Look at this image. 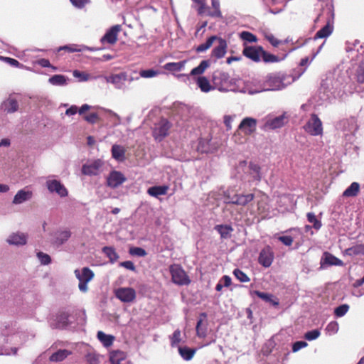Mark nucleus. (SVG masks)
Returning <instances> with one entry per match:
<instances>
[{"label":"nucleus","mask_w":364,"mask_h":364,"mask_svg":"<svg viewBox=\"0 0 364 364\" xmlns=\"http://www.w3.org/2000/svg\"><path fill=\"white\" fill-rule=\"evenodd\" d=\"M171 128L170 122L164 118L154 124L152 129V136L158 141H162L168 134Z\"/></svg>","instance_id":"1"},{"label":"nucleus","mask_w":364,"mask_h":364,"mask_svg":"<svg viewBox=\"0 0 364 364\" xmlns=\"http://www.w3.org/2000/svg\"><path fill=\"white\" fill-rule=\"evenodd\" d=\"M75 274L80 281L78 288L82 292L87 291V283L94 277L93 272L88 267H83L81 271L75 270Z\"/></svg>","instance_id":"2"},{"label":"nucleus","mask_w":364,"mask_h":364,"mask_svg":"<svg viewBox=\"0 0 364 364\" xmlns=\"http://www.w3.org/2000/svg\"><path fill=\"white\" fill-rule=\"evenodd\" d=\"M304 129L306 132L312 136H318L322 134V122L316 114H312L311 115L310 119L304 126Z\"/></svg>","instance_id":"3"},{"label":"nucleus","mask_w":364,"mask_h":364,"mask_svg":"<svg viewBox=\"0 0 364 364\" xmlns=\"http://www.w3.org/2000/svg\"><path fill=\"white\" fill-rule=\"evenodd\" d=\"M115 296L121 301L131 303L136 299V291L131 287H120L114 291Z\"/></svg>","instance_id":"4"},{"label":"nucleus","mask_w":364,"mask_h":364,"mask_svg":"<svg viewBox=\"0 0 364 364\" xmlns=\"http://www.w3.org/2000/svg\"><path fill=\"white\" fill-rule=\"evenodd\" d=\"M127 178L120 171H112L106 178V185L112 188H117L126 181Z\"/></svg>","instance_id":"5"},{"label":"nucleus","mask_w":364,"mask_h":364,"mask_svg":"<svg viewBox=\"0 0 364 364\" xmlns=\"http://www.w3.org/2000/svg\"><path fill=\"white\" fill-rule=\"evenodd\" d=\"M46 185L50 193H55L60 197H65L68 194V190L60 181L48 178Z\"/></svg>","instance_id":"6"},{"label":"nucleus","mask_w":364,"mask_h":364,"mask_svg":"<svg viewBox=\"0 0 364 364\" xmlns=\"http://www.w3.org/2000/svg\"><path fill=\"white\" fill-rule=\"evenodd\" d=\"M102 161H88L82 168V172L87 176L98 175L102 171Z\"/></svg>","instance_id":"7"},{"label":"nucleus","mask_w":364,"mask_h":364,"mask_svg":"<svg viewBox=\"0 0 364 364\" xmlns=\"http://www.w3.org/2000/svg\"><path fill=\"white\" fill-rule=\"evenodd\" d=\"M274 255L272 248L267 246L263 248L259 255L258 262L264 267H269L274 260Z\"/></svg>","instance_id":"8"},{"label":"nucleus","mask_w":364,"mask_h":364,"mask_svg":"<svg viewBox=\"0 0 364 364\" xmlns=\"http://www.w3.org/2000/svg\"><path fill=\"white\" fill-rule=\"evenodd\" d=\"M262 51L263 48L261 46H245L242 54L252 61L258 63L260 61Z\"/></svg>","instance_id":"9"},{"label":"nucleus","mask_w":364,"mask_h":364,"mask_svg":"<svg viewBox=\"0 0 364 364\" xmlns=\"http://www.w3.org/2000/svg\"><path fill=\"white\" fill-rule=\"evenodd\" d=\"M257 124V119L252 117H245L241 121L238 129L241 130L245 135L249 136L256 131Z\"/></svg>","instance_id":"10"},{"label":"nucleus","mask_w":364,"mask_h":364,"mask_svg":"<svg viewBox=\"0 0 364 364\" xmlns=\"http://www.w3.org/2000/svg\"><path fill=\"white\" fill-rule=\"evenodd\" d=\"M71 235L70 230L60 229L53 233L52 243L57 247H60L69 240Z\"/></svg>","instance_id":"11"},{"label":"nucleus","mask_w":364,"mask_h":364,"mask_svg":"<svg viewBox=\"0 0 364 364\" xmlns=\"http://www.w3.org/2000/svg\"><path fill=\"white\" fill-rule=\"evenodd\" d=\"M196 334L199 338H205L207 335V314H200L196 324Z\"/></svg>","instance_id":"12"},{"label":"nucleus","mask_w":364,"mask_h":364,"mask_svg":"<svg viewBox=\"0 0 364 364\" xmlns=\"http://www.w3.org/2000/svg\"><path fill=\"white\" fill-rule=\"evenodd\" d=\"M120 31V26L115 25L108 30L104 36L101 38L102 43H108L113 45L117 41V35Z\"/></svg>","instance_id":"13"},{"label":"nucleus","mask_w":364,"mask_h":364,"mask_svg":"<svg viewBox=\"0 0 364 364\" xmlns=\"http://www.w3.org/2000/svg\"><path fill=\"white\" fill-rule=\"evenodd\" d=\"M6 242L11 245L22 246L27 242V235L23 232H14L8 237Z\"/></svg>","instance_id":"14"},{"label":"nucleus","mask_w":364,"mask_h":364,"mask_svg":"<svg viewBox=\"0 0 364 364\" xmlns=\"http://www.w3.org/2000/svg\"><path fill=\"white\" fill-rule=\"evenodd\" d=\"M343 264V262L340 259L337 258L332 254L325 252L321 259V266L323 267V265H328V266H342Z\"/></svg>","instance_id":"15"},{"label":"nucleus","mask_w":364,"mask_h":364,"mask_svg":"<svg viewBox=\"0 0 364 364\" xmlns=\"http://www.w3.org/2000/svg\"><path fill=\"white\" fill-rule=\"evenodd\" d=\"M127 80V74L125 72H122L117 74L111 75L107 81L114 85L117 88H122L124 82Z\"/></svg>","instance_id":"16"},{"label":"nucleus","mask_w":364,"mask_h":364,"mask_svg":"<svg viewBox=\"0 0 364 364\" xmlns=\"http://www.w3.org/2000/svg\"><path fill=\"white\" fill-rule=\"evenodd\" d=\"M213 83L215 86L220 91L227 90L228 84V77L226 73H220L218 75L213 76Z\"/></svg>","instance_id":"17"},{"label":"nucleus","mask_w":364,"mask_h":364,"mask_svg":"<svg viewBox=\"0 0 364 364\" xmlns=\"http://www.w3.org/2000/svg\"><path fill=\"white\" fill-rule=\"evenodd\" d=\"M282 80L279 77L270 74L267 76L264 85L268 90H279L282 87Z\"/></svg>","instance_id":"18"},{"label":"nucleus","mask_w":364,"mask_h":364,"mask_svg":"<svg viewBox=\"0 0 364 364\" xmlns=\"http://www.w3.org/2000/svg\"><path fill=\"white\" fill-rule=\"evenodd\" d=\"M1 109L7 113H14L18 109V103L16 99L9 97L3 102Z\"/></svg>","instance_id":"19"},{"label":"nucleus","mask_w":364,"mask_h":364,"mask_svg":"<svg viewBox=\"0 0 364 364\" xmlns=\"http://www.w3.org/2000/svg\"><path fill=\"white\" fill-rule=\"evenodd\" d=\"M33 196V193L31 191H26L21 189L17 192L13 199L14 204H21L23 202L29 200Z\"/></svg>","instance_id":"20"},{"label":"nucleus","mask_w":364,"mask_h":364,"mask_svg":"<svg viewBox=\"0 0 364 364\" xmlns=\"http://www.w3.org/2000/svg\"><path fill=\"white\" fill-rule=\"evenodd\" d=\"M287 122L285 114L276 117L272 119H269L266 123V127L274 129L283 127Z\"/></svg>","instance_id":"21"},{"label":"nucleus","mask_w":364,"mask_h":364,"mask_svg":"<svg viewBox=\"0 0 364 364\" xmlns=\"http://www.w3.org/2000/svg\"><path fill=\"white\" fill-rule=\"evenodd\" d=\"M69 314L67 312H60L56 316V322L50 323V326L53 328H60L66 326L68 324Z\"/></svg>","instance_id":"22"},{"label":"nucleus","mask_w":364,"mask_h":364,"mask_svg":"<svg viewBox=\"0 0 364 364\" xmlns=\"http://www.w3.org/2000/svg\"><path fill=\"white\" fill-rule=\"evenodd\" d=\"M219 44L212 50V55L216 58H223L226 53L227 43L225 40L218 38Z\"/></svg>","instance_id":"23"},{"label":"nucleus","mask_w":364,"mask_h":364,"mask_svg":"<svg viewBox=\"0 0 364 364\" xmlns=\"http://www.w3.org/2000/svg\"><path fill=\"white\" fill-rule=\"evenodd\" d=\"M214 229L220 234L222 239L231 237L233 228L230 225H217Z\"/></svg>","instance_id":"24"},{"label":"nucleus","mask_w":364,"mask_h":364,"mask_svg":"<svg viewBox=\"0 0 364 364\" xmlns=\"http://www.w3.org/2000/svg\"><path fill=\"white\" fill-rule=\"evenodd\" d=\"M211 5L213 10L210 11V8L208 7V9H206V11L205 14H206L207 16L214 18H222V12L220 11V4L219 0H211Z\"/></svg>","instance_id":"25"},{"label":"nucleus","mask_w":364,"mask_h":364,"mask_svg":"<svg viewBox=\"0 0 364 364\" xmlns=\"http://www.w3.org/2000/svg\"><path fill=\"white\" fill-rule=\"evenodd\" d=\"M172 281L178 285L182 284V269L178 264H173L170 267Z\"/></svg>","instance_id":"26"},{"label":"nucleus","mask_w":364,"mask_h":364,"mask_svg":"<svg viewBox=\"0 0 364 364\" xmlns=\"http://www.w3.org/2000/svg\"><path fill=\"white\" fill-rule=\"evenodd\" d=\"M333 31V26L329 21L315 34L314 39L325 38L329 36Z\"/></svg>","instance_id":"27"},{"label":"nucleus","mask_w":364,"mask_h":364,"mask_svg":"<svg viewBox=\"0 0 364 364\" xmlns=\"http://www.w3.org/2000/svg\"><path fill=\"white\" fill-rule=\"evenodd\" d=\"M196 84L200 90L203 92H208L214 89L206 77L200 76L196 80Z\"/></svg>","instance_id":"28"},{"label":"nucleus","mask_w":364,"mask_h":364,"mask_svg":"<svg viewBox=\"0 0 364 364\" xmlns=\"http://www.w3.org/2000/svg\"><path fill=\"white\" fill-rule=\"evenodd\" d=\"M167 190L168 187L166 186H156L149 188L147 193L151 196L158 198L160 196L166 195Z\"/></svg>","instance_id":"29"},{"label":"nucleus","mask_w":364,"mask_h":364,"mask_svg":"<svg viewBox=\"0 0 364 364\" xmlns=\"http://www.w3.org/2000/svg\"><path fill=\"white\" fill-rule=\"evenodd\" d=\"M70 354L71 351L68 350H58L50 356L49 360L51 362H60L65 359Z\"/></svg>","instance_id":"30"},{"label":"nucleus","mask_w":364,"mask_h":364,"mask_svg":"<svg viewBox=\"0 0 364 364\" xmlns=\"http://www.w3.org/2000/svg\"><path fill=\"white\" fill-rule=\"evenodd\" d=\"M197 150L201 153H208L212 151L210 138L209 136L205 138L200 139Z\"/></svg>","instance_id":"31"},{"label":"nucleus","mask_w":364,"mask_h":364,"mask_svg":"<svg viewBox=\"0 0 364 364\" xmlns=\"http://www.w3.org/2000/svg\"><path fill=\"white\" fill-rule=\"evenodd\" d=\"M109 360L111 364H127L128 361L122 351H117L111 353Z\"/></svg>","instance_id":"32"},{"label":"nucleus","mask_w":364,"mask_h":364,"mask_svg":"<svg viewBox=\"0 0 364 364\" xmlns=\"http://www.w3.org/2000/svg\"><path fill=\"white\" fill-rule=\"evenodd\" d=\"M360 191V184L357 182H353L343 193L344 197H355Z\"/></svg>","instance_id":"33"},{"label":"nucleus","mask_w":364,"mask_h":364,"mask_svg":"<svg viewBox=\"0 0 364 364\" xmlns=\"http://www.w3.org/2000/svg\"><path fill=\"white\" fill-rule=\"evenodd\" d=\"M255 195L252 193L239 194L237 200L234 202V205L245 206L250 202L253 200Z\"/></svg>","instance_id":"34"},{"label":"nucleus","mask_w":364,"mask_h":364,"mask_svg":"<svg viewBox=\"0 0 364 364\" xmlns=\"http://www.w3.org/2000/svg\"><path fill=\"white\" fill-rule=\"evenodd\" d=\"M102 252L109 259L111 263H114L119 259V255L112 247H104Z\"/></svg>","instance_id":"35"},{"label":"nucleus","mask_w":364,"mask_h":364,"mask_svg":"<svg viewBox=\"0 0 364 364\" xmlns=\"http://www.w3.org/2000/svg\"><path fill=\"white\" fill-rule=\"evenodd\" d=\"M97 338L103 343L106 347H108L112 344L114 337L110 335H107L102 331L97 332Z\"/></svg>","instance_id":"36"},{"label":"nucleus","mask_w":364,"mask_h":364,"mask_svg":"<svg viewBox=\"0 0 364 364\" xmlns=\"http://www.w3.org/2000/svg\"><path fill=\"white\" fill-rule=\"evenodd\" d=\"M126 149L124 146L114 144L112 147V157L115 159H119L121 157L124 156Z\"/></svg>","instance_id":"37"},{"label":"nucleus","mask_w":364,"mask_h":364,"mask_svg":"<svg viewBox=\"0 0 364 364\" xmlns=\"http://www.w3.org/2000/svg\"><path fill=\"white\" fill-rule=\"evenodd\" d=\"M242 133V132L237 128V129L235 131V132L232 135V139L233 140V141L235 144H243L247 141V135H245V134L243 135Z\"/></svg>","instance_id":"38"},{"label":"nucleus","mask_w":364,"mask_h":364,"mask_svg":"<svg viewBox=\"0 0 364 364\" xmlns=\"http://www.w3.org/2000/svg\"><path fill=\"white\" fill-rule=\"evenodd\" d=\"M49 82L53 85H64L66 84V77L63 75H55L49 78Z\"/></svg>","instance_id":"39"},{"label":"nucleus","mask_w":364,"mask_h":364,"mask_svg":"<svg viewBox=\"0 0 364 364\" xmlns=\"http://www.w3.org/2000/svg\"><path fill=\"white\" fill-rule=\"evenodd\" d=\"M217 39H218V37L215 36H213L210 37L206 41V42L199 45L197 47L196 51L198 53L205 51L206 50H208V48H210L212 46L213 42Z\"/></svg>","instance_id":"40"},{"label":"nucleus","mask_w":364,"mask_h":364,"mask_svg":"<svg viewBox=\"0 0 364 364\" xmlns=\"http://www.w3.org/2000/svg\"><path fill=\"white\" fill-rule=\"evenodd\" d=\"M208 66V60H202L198 66L194 68L191 70V74L193 75L203 74Z\"/></svg>","instance_id":"41"},{"label":"nucleus","mask_w":364,"mask_h":364,"mask_svg":"<svg viewBox=\"0 0 364 364\" xmlns=\"http://www.w3.org/2000/svg\"><path fill=\"white\" fill-rule=\"evenodd\" d=\"M363 245H358L351 247H349L345 250V254L348 256H356L358 255H363Z\"/></svg>","instance_id":"42"},{"label":"nucleus","mask_w":364,"mask_h":364,"mask_svg":"<svg viewBox=\"0 0 364 364\" xmlns=\"http://www.w3.org/2000/svg\"><path fill=\"white\" fill-rule=\"evenodd\" d=\"M250 169L251 171V174L253 175V177L257 180H260L261 175H260V167L257 164V161H250Z\"/></svg>","instance_id":"43"},{"label":"nucleus","mask_w":364,"mask_h":364,"mask_svg":"<svg viewBox=\"0 0 364 364\" xmlns=\"http://www.w3.org/2000/svg\"><path fill=\"white\" fill-rule=\"evenodd\" d=\"M262 60L264 63H277L280 60L279 58L274 54H271L267 53L263 49V51L262 53Z\"/></svg>","instance_id":"44"},{"label":"nucleus","mask_w":364,"mask_h":364,"mask_svg":"<svg viewBox=\"0 0 364 364\" xmlns=\"http://www.w3.org/2000/svg\"><path fill=\"white\" fill-rule=\"evenodd\" d=\"M197 350V348H189L186 346H183V360L187 361L191 360L193 358Z\"/></svg>","instance_id":"45"},{"label":"nucleus","mask_w":364,"mask_h":364,"mask_svg":"<svg viewBox=\"0 0 364 364\" xmlns=\"http://www.w3.org/2000/svg\"><path fill=\"white\" fill-rule=\"evenodd\" d=\"M164 68L165 70L171 71L174 73L181 70L182 62L180 61L178 63H168L164 65Z\"/></svg>","instance_id":"46"},{"label":"nucleus","mask_w":364,"mask_h":364,"mask_svg":"<svg viewBox=\"0 0 364 364\" xmlns=\"http://www.w3.org/2000/svg\"><path fill=\"white\" fill-rule=\"evenodd\" d=\"M356 80L358 83H364V60H362L355 73Z\"/></svg>","instance_id":"47"},{"label":"nucleus","mask_w":364,"mask_h":364,"mask_svg":"<svg viewBox=\"0 0 364 364\" xmlns=\"http://www.w3.org/2000/svg\"><path fill=\"white\" fill-rule=\"evenodd\" d=\"M307 220L310 223H312L314 228L319 230L321 227V222L318 220L314 213H307Z\"/></svg>","instance_id":"48"},{"label":"nucleus","mask_w":364,"mask_h":364,"mask_svg":"<svg viewBox=\"0 0 364 364\" xmlns=\"http://www.w3.org/2000/svg\"><path fill=\"white\" fill-rule=\"evenodd\" d=\"M349 310V305L344 304H341L334 309V314L336 317L343 316Z\"/></svg>","instance_id":"49"},{"label":"nucleus","mask_w":364,"mask_h":364,"mask_svg":"<svg viewBox=\"0 0 364 364\" xmlns=\"http://www.w3.org/2000/svg\"><path fill=\"white\" fill-rule=\"evenodd\" d=\"M233 274L240 282H248L250 280L249 277L240 269H235Z\"/></svg>","instance_id":"50"},{"label":"nucleus","mask_w":364,"mask_h":364,"mask_svg":"<svg viewBox=\"0 0 364 364\" xmlns=\"http://www.w3.org/2000/svg\"><path fill=\"white\" fill-rule=\"evenodd\" d=\"M240 36L243 41L249 43H255L257 41V36L249 31H242Z\"/></svg>","instance_id":"51"},{"label":"nucleus","mask_w":364,"mask_h":364,"mask_svg":"<svg viewBox=\"0 0 364 364\" xmlns=\"http://www.w3.org/2000/svg\"><path fill=\"white\" fill-rule=\"evenodd\" d=\"M129 253L133 256L144 257L146 255V252L141 247H131L129 250Z\"/></svg>","instance_id":"52"},{"label":"nucleus","mask_w":364,"mask_h":364,"mask_svg":"<svg viewBox=\"0 0 364 364\" xmlns=\"http://www.w3.org/2000/svg\"><path fill=\"white\" fill-rule=\"evenodd\" d=\"M321 334V332L318 329H314L309 331H307L305 335L304 338L308 341H313L319 337Z\"/></svg>","instance_id":"53"},{"label":"nucleus","mask_w":364,"mask_h":364,"mask_svg":"<svg viewBox=\"0 0 364 364\" xmlns=\"http://www.w3.org/2000/svg\"><path fill=\"white\" fill-rule=\"evenodd\" d=\"M338 323L336 321H331L326 326V331L330 335H333L338 332Z\"/></svg>","instance_id":"54"},{"label":"nucleus","mask_w":364,"mask_h":364,"mask_svg":"<svg viewBox=\"0 0 364 364\" xmlns=\"http://www.w3.org/2000/svg\"><path fill=\"white\" fill-rule=\"evenodd\" d=\"M37 257L40 260L41 263L43 265H47L51 262L50 257L48 254H46L44 252H38Z\"/></svg>","instance_id":"55"},{"label":"nucleus","mask_w":364,"mask_h":364,"mask_svg":"<svg viewBox=\"0 0 364 364\" xmlns=\"http://www.w3.org/2000/svg\"><path fill=\"white\" fill-rule=\"evenodd\" d=\"M193 2L196 3L199 6L198 9V13L200 15H203L205 13L206 9L208 7L206 6L205 0H192Z\"/></svg>","instance_id":"56"},{"label":"nucleus","mask_w":364,"mask_h":364,"mask_svg":"<svg viewBox=\"0 0 364 364\" xmlns=\"http://www.w3.org/2000/svg\"><path fill=\"white\" fill-rule=\"evenodd\" d=\"M157 74H158V72L154 70H152V69L142 70L139 73L140 76L144 78L153 77H155L156 75H157Z\"/></svg>","instance_id":"57"},{"label":"nucleus","mask_w":364,"mask_h":364,"mask_svg":"<svg viewBox=\"0 0 364 364\" xmlns=\"http://www.w3.org/2000/svg\"><path fill=\"white\" fill-rule=\"evenodd\" d=\"M85 121L90 124H95L99 120V116L97 113H90L88 115L84 117Z\"/></svg>","instance_id":"58"},{"label":"nucleus","mask_w":364,"mask_h":364,"mask_svg":"<svg viewBox=\"0 0 364 364\" xmlns=\"http://www.w3.org/2000/svg\"><path fill=\"white\" fill-rule=\"evenodd\" d=\"M307 345L308 344L306 341H296L292 344V351L294 353L297 352L300 349L307 346Z\"/></svg>","instance_id":"59"},{"label":"nucleus","mask_w":364,"mask_h":364,"mask_svg":"<svg viewBox=\"0 0 364 364\" xmlns=\"http://www.w3.org/2000/svg\"><path fill=\"white\" fill-rule=\"evenodd\" d=\"M265 38L274 46L277 47L281 43V41L276 38L274 35L269 33L265 35Z\"/></svg>","instance_id":"60"},{"label":"nucleus","mask_w":364,"mask_h":364,"mask_svg":"<svg viewBox=\"0 0 364 364\" xmlns=\"http://www.w3.org/2000/svg\"><path fill=\"white\" fill-rule=\"evenodd\" d=\"M255 294L265 301H270L272 297V294L259 291H255Z\"/></svg>","instance_id":"61"},{"label":"nucleus","mask_w":364,"mask_h":364,"mask_svg":"<svg viewBox=\"0 0 364 364\" xmlns=\"http://www.w3.org/2000/svg\"><path fill=\"white\" fill-rule=\"evenodd\" d=\"M278 240L286 246H290L293 242V238L289 235L279 236Z\"/></svg>","instance_id":"62"},{"label":"nucleus","mask_w":364,"mask_h":364,"mask_svg":"<svg viewBox=\"0 0 364 364\" xmlns=\"http://www.w3.org/2000/svg\"><path fill=\"white\" fill-rule=\"evenodd\" d=\"M38 64L43 68H51L53 70H55L57 68L53 66L50 61L46 58H41L38 60Z\"/></svg>","instance_id":"63"},{"label":"nucleus","mask_w":364,"mask_h":364,"mask_svg":"<svg viewBox=\"0 0 364 364\" xmlns=\"http://www.w3.org/2000/svg\"><path fill=\"white\" fill-rule=\"evenodd\" d=\"M4 60L11 65V66L18 68L22 65L16 59L9 57H4Z\"/></svg>","instance_id":"64"}]
</instances>
